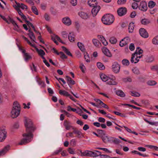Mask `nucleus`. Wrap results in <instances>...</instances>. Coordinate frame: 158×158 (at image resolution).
I'll use <instances>...</instances> for the list:
<instances>
[{
    "label": "nucleus",
    "instance_id": "46",
    "mask_svg": "<svg viewBox=\"0 0 158 158\" xmlns=\"http://www.w3.org/2000/svg\"><path fill=\"white\" fill-rule=\"evenodd\" d=\"M102 139L104 143H107L108 142V136L103 135L102 136Z\"/></svg>",
    "mask_w": 158,
    "mask_h": 158
},
{
    "label": "nucleus",
    "instance_id": "10",
    "mask_svg": "<svg viewBox=\"0 0 158 158\" xmlns=\"http://www.w3.org/2000/svg\"><path fill=\"white\" fill-rule=\"evenodd\" d=\"M117 12L118 15L120 16H122L126 14L127 10L125 7H122L119 8Z\"/></svg>",
    "mask_w": 158,
    "mask_h": 158
},
{
    "label": "nucleus",
    "instance_id": "1",
    "mask_svg": "<svg viewBox=\"0 0 158 158\" xmlns=\"http://www.w3.org/2000/svg\"><path fill=\"white\" fill-rule=\"evenodd\" d=\"M25 125L26 132L23 134V138L19 143L21 145L25 144L31 141L33 136L32 132L35 129L31 120L26 117L25 118Z\"/></svg>",
    "mask_w": 158,
    "mask_h": 158
},
{
    "label": "nucleus",
    "instance_id": "21",
    "mask_svg": "<svg viewBox=\"0 0 158 158\" xmlns=\"http://www.w3.org/2000/svg\"><path fill=\"white\" fill-rule=\"evenodd\" d=\"M75 35H74L73 32L70 33L68 35V39L71 42H73L75 40L74 37Z\"/></svg>",
    "mask_w": 158,
    "mask_h": 158
},
{
    "label": "nucleus",
    "instance_id": "43",
    "mask_svg": "<svg viewBox=\"0 0 158 158\" xmlns=\"http://www.w3.org/2000/svg\"><path fill=\"white\" fill-rule=\"evenodd\" d=\"M6 22L8 24L11 23L13 24L15 23V22L9 16L8 17Z\"/></svg>",
    "mask_w": 158,
    "mask_h": 158
},
{
    "label": "nucleus",
    "instance_id": "22",
    "mask_svg": "<svg viewBox=\"0 0 158 158\" xmlns=\"http://www.w3.org/2000/svg\"><path fill=\"white\" fill-rule=\"evenodd\" d=\"M23 56L25 61H28L29 60L32 58V57L29 55L28 53L26 52H24L23 54Z\"/></svg>",
    "mask_w": 158,
    "mask_h": 158
},
{
    "label": "nucleus",
    "instance_id": "47",
    "mask_svg": "<svg viewBox=\"0 0 158 158\" xmlns=\"http://www.w3.org/2000/svg\"><path fill=\"white\" fill-rule=\"evenodd\" d=\"M31 10L32 12L36 15H38V10L35 6H32L31 7Z\"/></svg>",
    "mask_w": 158,
    "mask_h": 158
},
{
    "label": "nucleus",
    "instance_id": "2",
    "mask_svg": "<svg viewBox=\"0 0 158 158\" xmlns=\"http://www.w3.org/2000/svg\"><path fill=\"white\" fill-rule=\"evenodd\" d=\"M20 111V106L17 102H15L13 104V106L11 112V117L14 118L17 117L19 114Z\"/></svg>",
    "mask_w": 158,
    "mask_h": 158
},
{
    "label": "nucleus",
    "instance_id": "38",
    "mask_svg": "<svg viewBox=\"0 0 158 158\" xmlns=\"http://www.w3.org/2000/svg\"><path fill=\"white\" fill-rule=\"evenodd\" d=\"M130 93V94L131 96L135 97H139L140 95V94L136 92L131 91V92Z\"/></svg>",
    "mask_w": 158,
    "mask_h": 158
},
{
    "label": "nucleus",
    "instance_id": "33",
    "mask_svg": "<svg viewBox=\"0 0 158 158\" xmlns=\"http://www.w3.org/2000/svg\"><path fill=\"white\" fill-rule=\"evenodd\" d=\"M141 22V23L144 25H146L149 24L150 22L148 19H142Z\"/></svg>",
    "mask_w": 158,
    "mask_h": 158
},
{
    "label": "nucleus",
    "instance_id": "61",
    "mask_svg": "<svg viewBox=\"0 0 158 158\" xmlns=\"http://www.w3.org/2000/svg\"><path fill=\"white\" fill-rule=\"evenodd\" d=\"M62 35L63 38H66L67 37L68 33L66 31H63L62 33Z\"/></svg>",
    "mask_w": 158,
    "mask_h": 158
},
{
    "label": "nucleus",
    "instance_id": "17",
    "mask_svg": "<svg viewBox=\"0 0 158 158\" xmlns=\"http://www.w3.org/2000/svg\"><path fill=\"white\" fill-rule=\"evenodd\" d=\"M102 51L104 54L106 56L109 57H110L112 55L110 52V51L106 47H104L102 48Z\"/></svg>",
    "mask_w": 158,
    "mask_h": 158
},
{
    "label": "nucleus",
    "instance_id": "5",
    "mask_svg": "<svg viewBox=\"0 0 158 158\" xmlns=\"http://www.w3.org/2000/svg\"><path fill=\"white\" fill-rule=\"evenodd\" d=\"M112 67V70L114 73H118L119 72L120 66L118 62H113Z\"/></svg>",
    "mask_w": 158,
    "mask_h": 158
},
{
    "label": "nucleus",
    "instance_id": "41",
    "mask_svg": "<svg viewBox=\"0 0 158 158\" xmlns=\"http://www.w3.org/2000/svg\"><path fill=\"white\" fill-rule=\"evenodd\" d=\"M148 5L150 8H152L155 6V3L153 1H150L148 2Z\"/></svg>",
    "mask_w": 158,
    "mask_h": 158
},
{
    "label": "nucleus",
    "instance_id": "3",
    "mask_svg": "<svg viewBox=\"0 0 158 158\" xmlns=\"http://www.w3.org/2000/svg\"><path fill=\"white\" fill-rule=\"evenodd\" d=\"M80 152L81 155L82 156L94 157H96L98 156L101 155V156H106V157H107V156L106 155H101V152L98 151H95L94 152L87 150L83 152H82L81 151H80Z\"/></svg>",
    "mask_w": 158,
    "mask_h": 158
},
{
    "label": "nucleus",
    "instance_id": "14",
    "mask_svg": "<svg viewBox=\"0 0 158 158\" xmlns=\"http://www.w3.org/2000/svg\"><path fill=\"white\" fill-rule=\"evenodd\" d=\"M62 22L66 26H69L71 24V21L68 17L64 18L62 19Z\"/></svg>",
    "mask_w": 158,
    "mask_h": 158
},
{
    "label": "nucleus",
    "instance_id": "37",
    "mask_svg": "<svg viewBox=\"0 0 158 158\" xmlns=\"http://www.w3.org/2000/svg\"><path fill=\"white\" fill-rule=\"evenodd\" d=\"M36 50L39 55H40L41 56H44L45 54L44 52L42 49L39 50L38 48H36Z\"/></svg>",
    "mask_w": 158,
    "mask_h": 158
},
{
    "label": "nucleus",
    "instance_id": "23",
    "mask_svg": "<svg viewBox=\"0 0 158 158\" xmlns=\"http://www.w3.org/2000/svg\"><path fill=\"white\" fill-rule=\"evenodd\" d=\"M29 34H28V35H29V36L30 39L32 40L33 41L35 42V36L34 35V34L31 31L30 29H29Z\"/></svg>",
    "mask_w": 158,
    "mask_h": 158
},
{
    "label": "nucleus",
    "instance_id": "35",
    "mask_svg": "<svg viewBox=\"0 0 158 158\" xmlns=\"http://www.w3.org/2000/svg\"><path fill=\"white\" fill-rule=\"evenodd\" d=\"M92 41L96 47H99L100 44L99 41L96 39H93Z\"/></svg>",
    "mask_w": 158,
    "mask_h": 158
},
{
    "label": "nucleus",
    "instance_id": "24",
    "mask_svg": "<svg viewBox=\"0 0 158 158\" xmlns=\"http://www.w3.org/2000/svg\"><path fill=\"white\" fill-rule=\"evenodd\" d=\"M147 84L150 86H154L156 84L157 82L154 80H151L148 81Z\"/></svg>",
    "mask_w": 158,
    "mask_h": 158
},
{
    "label": "nucleus",
    "instance_id": "20",
    "mask_svg": "<svg viewBox=\"0 0 158 158\" xmlns=\"http://www.w3.org/2000/svg\"><path fill=\"white\" fill-rule=\"evenodd\" d=\"M51 39L57 45L58 44V43L56 41V40H57L58 41L60 42L63 43L60 37L57 35H56L54 37H52Z\"/></svg>",
    "mask_w": 158,
    "mask_h": 158
},
{
    "label": "nucleus",
    "instance_id": "31",
    "mask_svg": "<svg viewBox=\"0 0 158 158\" xmlns=\"http://www.w3.org/2000/svg\"><path fill=\"white\" fill-rule=\"evenodd\" d=\"M116 94L122 97H124L125 96V94L124 92L121 90H119L116 92Z\"/></svg>",
    "mask_w": 158,
    "mask_h": 158
},
{
    "label": "nucleus",
    "instance_id": "53",
    "mask_svg": "<svg viewBox=\"0 0 158 158\" xmlns=\"http://www.w3.org/2000/svg\"><path fill=\"white\" fill-rule=\"evenodd\" d=\"M60 55V57L62 59L67 58V56L62 52H59Z\"/></svg>",
    "mask_w": 158,
    "mask_h": 158
},
{
    "label": "nucleus",
    "instance_id": "63",
    "mask_svg": "<svg viewBox=\"0 0 158 158\" xmlns=\"http://www.w3.org/2000/svg\"><path fill=\"white\" fill-rule=\"evenodd\" d=\"M51 50L52 51H53V52L54 53H56L57 55H60L59 52H58V51L54 48H51Z\"/></svg>",
    "mask_w": 158,
    "mask_h": 158
},
{
    "label": "nucleus",
    "instance_id": "62",
    "mask_svg": "<svg viewBox=\"0 0 158 158\" xmlns=\"http://www.w3.org/2000/svg\"><path fill=\"white\" fill-rule=\"evenodd\" d=\"M129 49L131 51H133L135 49V46L133 44H131L129 46Z\"/></svg>",
    "mask_w": 158,
    "mask_h": 158
},
{
    "label": "nucleus",
    "instance_id": "58",
    "mask_svg": "<svg viewBox=\"0 0 158 158\" xmlns=\"http://www.w3.org/2000/svg\"><path fill=\"white\" fill-rule=\"evenodd\" d=\"M113 142L115 144H118L120 142V140L119 139L114 138Z\"/></svg>",
    "mask_w": 158,
    "mask_h": 158
},
{
    "label": "nucleus",
    "instance_id": "15",
    "mask_svg": "<svg viewBox=\"0 0 158 158\" xmlns=\"http://www.w3.org/2000/svg\"><path fill=\"white\" fill-rule=\"evenodd\" d=\"M6 137V132L4 130L0 131V142L3 141Z\"/></svg>",
    "mask_w": 158,
    "mask_h": 158
},
{
    "label": "nucleus",
    "instance_id": "42",
    "mask_svg": "<svg viewBox=\"0 0 158 158\" xmlns=\"http://www.w3.org/2000/svg\"><path fill=\"white\" fill-rule=\"evenodd\" d=\"M122 64L125 66H128L129 64V61L126 59H124L122 61Z\"/></svg>",
    "mask_w": 158,
    "mask_h": 158
},
{
    "label": "nucleus",
    "instance_id": "50",
    "mask_svg": "<svg viewBox=\"0 0 158 158\" xmlns=\"http://www.w3.org/2000/svg\"><path fill=\"white\" fill-rule=\"evenodd\" d=\"M127 2V0H118V4L119 5H122L125 4Z\"/></svg>",
    "mask_w": 158,
    "mask_h": 158
},
{
    "label": "nucleus",
    "instance_id": "8",
    "mask_svg": "<svg viewBox=\"0 0 158 158\" xmlns=\"http://www.w3.org/2000/svg\"><path fill=\"white\" fill-rule=\"evenodd\" d=\"M115 77L113 75H111L108 78L106 81V83L110 85H116L117 83L115 81Z\"/></svg>",
    "mask_w": 158,
    "mask_h": 158
},
{
    "label": "nucleus",
    "instance_id": "30",
    "mask_svg": "<svg viewBox=\"0 0 158 158\" xmlns=\"http://www.w3.org/2000/svg\"><path fill=\"white\" fill-rule=\"evenodd\" d=\"M97 66L98 69L101 70H103L105 69V67L104 65L100 62H98L97 63Z\"/></svg>",
    "mask_w": 158,
    "mask_h": 158
},
{
    "label": "nucleus",
    "instance_id": "39",
    "mask_svg": "<svg viewBox=\"0 0 158 158\" xmlns=\"http://www.w3.org/2000/svg\"><path fill=\"white\" fill-rule=\"evenodd\" d=\"M110 41L111 44H115L117 42L116 39L114 37H111L110 39Z\"/></svg>",
    "mask_w": 158,
    "mask_h": 158
},
{
    "label": "nucleus",
    "instance_id": "25",
    "mask_svg": "<svg viewBox=\"0 0 158 158\" xmlns=\"http://www.w3.org/2000/svg\"><path fill=\"white\" fill-rule=\"evenodd\" d=\"M100 77L101 79L103 81H107L109 77H107L104 74H102L100 75Z\"/></svg>",
    "mask_w": 158,
    "mask_h": 158
},
{
    "label": "nucleus",
    "instance_id": "34",
    "mask_svg": "<svg viewBox=\"0 0 158 158\" xmlns=\"http://www.w3.org/2000/svg\"><path fill=\"white\" fill-rule=\"evenodd\" d=\"M77 46L80 50L82 52H84L85 49L84 48L83 45L81 43L78 42L77 44Z\"/></svg>",
    "mask_w": 158,
    "mask_h": 158
},
{
    "label": "nucleus",
    "instance_id": "36",
    "mask_svg": "<svg viewBox=\"0 0 158 158\" xmlns=\"http://www.w3.org/2000/svg\"><path fill=\"white\" fill-rule=\"evenodd\" d=\"M63 51L68 55L72 56V54L67 49L64 47H62Z\"/></svg>",
    "mask_w": 158,
    "mask_h": 158
},
{
    "label": "nucleus",
    "instance_id": "55",
    "mask_svg": "<svg viewBox=\"0 0 158 158\" xmlns=\"http://www.w3.org/2000/svg\"><path fill=\"white\" fill-rule=\"evenodd\" d=\"M73 133H74L73 131V132H68L66 134V136L67 137H73L74 136H73Z\"/></svg>",
    "mask_w": 158,
    "mask_h": 158
},
{
    "label": "nucleus",
    "instance_id": "59",
    "mask_svg": "<svg viewBox=\"0 0 158 158\" xmlns=\"http://www.w3.org/2000/svg\"><path fill=\"white\" fill-rule=\"evenodd\" d=\"M13 25L14 27V29L17 31H19V27L17 23H15L13 24Z\"/></svg>",
    "mask_w": 158,
    "mask_h": 158
},
{
    "label": "nucleus",
    "instance_id": "16",
    "mask_svg": "<svg viewBox=\"0 0 158 158\" xmlns=\"http://www.w3.org/2000/svg\"><path fill=\"white\" fill-rule=\"evenodd\" d=\"M10 146L9 145H7L0 150V156L4 155L10 149Z\"/></svg>",
    "mask_w": 158,
    "mask_h": 158
},
{
    "label": "nucleus",
    "instance_id": "54",
    "mask_svg": "<svg viewBox=\"0 0 158 158\" xmlns=\"http://www.w3.org/2000/svg\"><path fill=\"white\" fill-rule=\"evenodd\" d=\"M132 7L134 9H136L139 7L137 3L134 2L132 3Z\"/></svg>",
    "mask_w": 158,
    "mask_h": 158
},
{
    "label": "nucleus",
    "instance_id": "7",
    "mask_svg": "<svg viewBox=\"0 0 158 158\" xmlns=\"http://www.w3.org/2000/svg\"><path fill=\"white\" fill-rule=\"evenodd\" d=\"M130 42V39L128 37H127L122 39L120 41L119 43V46L122 47L125 45H127Z\"/></svg>",
    "mask_w": 158,
    "mask_h": 158
},
{
    "label": "nucleus",
    "instance_id": "29",
    "mask_svg": "<svg viewBox=\"0 0 158 158\" xmlns=\"http://www.w3.org/2000/svg\"><path fill=\"white\" fill-rule=\"evenodd\" d=\"M134 23L131 22L129 24L128 27L129 31V32H132L134 29Z\"/></svg>",
    "mask_w": 158,
    "mask_h": 158
},
{
    "label": "nucleus",
    "instance_id": "12",
    "mask_svg": "<svg viewBox=\"0 0 158 158\" xmlns=\"http://www.w3.org/2000/svg\"><path fill=\"white\" fill-rule=\"evenodd\" d=\"M78 14L82 19H87L89 17V15L88 13L83 11L79 12Z\"/></svg>",
    "mask_w": 158,
    "mask_h": 158
},
{
    "label": "nucleus",
    "instance_id": "9",
    "mask_svg": "<svg viewBox=\"0 0 158 158\" xmlns=\"http://www.w3.org/2000/svg\"><path fill=\"white\" fill-rule=\"evenodd\" d=\"M139 10L143 11H145L147 9V6L146 2L144 1H142L139 6Z\"/></svg>",
    "mask_w": 158,
    "mask_h": 158
},
{
    "label": "nucleus",
    "instance_id": "11",
    "mask_svg": "<svg viewBox=\"0 0 158 158\" xmlns=\"http://www.w3.org/2000/svg\"><path fill=\"white\" fill-rule=\"evenodd\" d=\"M139 33L140 35L144 38H147L148 36V33L143 28H141L139 29Z\"/></svg>",
    "mask_w": 158,
    "mask_h": 158
},
{
    "label": "nucleus",
    "instance_id": "57",
    "mask_svg": "<svg viewBox=\"0 0 158 158\" xmlns=\"http://www.w3.org/2000/svg\"><path fill=\"white\" fill-rule=\"evenodd\" d=\"M68 151L70 154H74L75 153L74 150L71 148H69L68 149Z\"/></svg>",
    "mask_w": 158,
    "mask_h": 158
},
{
    "label": "nucleus",
    "instance_id": "4",
    "mask_svg": "<svg viewBox=\"0 0 158 158\" xmlns=\"http://www.w3.org/2000/svg\"><path fill=\"white\" fill-rule=\"evenodd\" d=\"M114 20V16L110 14H106L103 15L102 18V23L106 25H110Z\"/></svg>",
    "mask_w": 158,
    "mask_h": 158
},
{
    "label": "nucleus",
    "instance_id": "51",
    "mask_svg": "<svg viewBox=\"0 0 158 158\" xmlns=\"http://www.w3.org/2000/svg\"><path fill=\"white\" fill-rule=\"evenodd\" d=\"M124 105L125 106H129L130 107H132L134 109H135L137 110H140V108L139 107H136L135 106H134L133 105H130V104H125Z\"/></svg>",
    "mask_w": 158,
    "mask_h": 158
},
{
    "label": "nucleus",
    "instance_id": "19",
    "mask_svg": "<svg viewBox=\"0 0 158 158\" xmlns=\"http://www.w3.org/2000/svg\"><path fill=\"white\" fill-rule=\"evenodd\" d=\"M88 4L90 6L93 7L97 5V2L96 0H89Z\"/></svg>",
    "mask_w": 158,
    "mask_h": 158
},
{
    "label": "nucleus",
    "instance_id": "13",
    "mask_svg": "<svg viewBox=\"0 0 158 158\" xmlns=\"http://www.w3.org/2000/svg\"><path fill=\"white\" fill-rule=\"evenodd\" d=\"M100 6L98 5L93 7V8L92 9L91 12L94 16L96 15L100 10Z\"/></svg>",
    "mask_w": 158,
    "mask_h": 158
},
{
    "label": "nucleus",
    "instance_id": "60",
    "mask_svg": "<svg viewBox=\"0 0 158 158\" xmlns=\"http://www.w3.org/2000/svg\"><path fill=\"white\" fill-rule=\"evenodd\" d=\"M61 112L64 113V114H65V115L69 117H70L71 116V114H70L69 113H68L65 110H62Z\"/></svg>",
    "mask_w": 158,
    "mask_h": 158
},
{
    "label": "nucleus",
    "instance_id": "18",
    "mask_svg": "<svg viewBox=\"0 0 158 158\" xmlns=\"http://www.w3.org/2000/svg\"><path fill=\"white\" fill-rule=\"evenodd\" d=\"M73 132L74 133L77 135L76 137L78 138H81L83 137V135L82 133L80 131L77 130L75 128H74L73 130Z\"/></svg>",
    "mask_w": 158,
    "mask_h": 158
},
{
    "label": "nucleus",
    "instance_id": "48",
    "mask_svg": "<svg viewBox=\"0 0 158 158\" xmlns=\"http://www.w3.org/2000/svg\"><path fill=\"white\" fill-rule=\"evenodd\" d=\"M146 146L151 149H154L156 151H158V147L157 146L149 145H147Z\"/></svg>",
    "mask_w": 158,
    "mask_h": 158
},
{
    "label": "nucleus",
    "instance_id": "6",
    "mask_svg": "<svg viewBox=\"0 0 158 158\" xmlns=\"http://www.w3.org/2000/svg\"><path fill=\"white\" fill-rule=\"evenodd\" d=\"M71 123L69 121L65 120L63 123V125L66 130H69L71 128L74 130L75 128L72 126Z\"/></svg>",
    "mask_w": 158,
    "mask_h": 158
},
{
    "label": "nucleus",
    "instance_id": "32",
    "mask_svg": "<svg viewBox=\"0 0 158 158\" xmlns=\"http://www.w3.org/2000/svg\"><path fill=\"white\" fill-rule=\"evenodd\" d=\"M143 50L140 49L139 47H137L136 48V50L134 54H135V55H137V54L140 55L143 52Z\"/></svg>",
    "mask_w": 158,
    "mask_h": 158
},
{
    "label": "nucleus",
    "instance_id": "64",
    "mask_svg": "<svg viewBox=\"0 0 158 158\" xmlns=\"http://www.w3.org/2000/svg\"><path fill=\"white\" fill-rule=\"evenodd\" d=\"M44 18L47 21H49L50 20V17L47 14H45L44 15Z\"/></svg>",
    "mask_w": 158,
    "mask_h": 158
},
{
    "label": "nucleus",
    "instance_id": "28",
    "mask_svg": "<svg viewBox=\"0 0 158 158\" xmlns=\"http://www.w3.org/2000/svg\"><path fill=\"white\" fill-rule=\"evenodd\" d=\"M59 93L61 95H62L67 97H69V96H70V94L68 92L65 90H60L59 91Z\"/></svg>",
    "mask_w": 158,
    "mask_h": 158
},
{
    "label": "nucleus",
    "instance_id": "40",
    "mask_svg": "<svg viewBox=\"0 0 158 158\" xmlns=\"http://www.w3.org/2000/svg\"><path fill=\"white\" fill-rule=\"evenodd\" d=\"M152 43L155 45L158 44V35L154 38L152 40Z\"/></svg>",
    "mask_w": 158,
    "mask_h": 158
},
{
    "label": "nucleus",
    "instance_id": "56",
    "mask_svg": "<svg viewBox=\"0 0 158 158\" xmlns=\"http://www.w3.org/2000/svg\"><path fill=\"white\" fill-rule=\"evenodd\" d=\"M133 72L136 74H138L139 73V69L136 68H134L132 69Z\"/></svg>",
    "mask_w": 158,
    "mask_h": 158
},
{
    "label": "nucleus",
    "instance_id": "44",
    "mask_svg": "<svg viewBox=\"0 0 158 158\" xmlns=\"http://www.w3.org/2000/svg\"><path fill=\"white\" fill-rule=\"evenodd\" d=\"M154 60V57L153 56H149L146 59L147 62H151Z\"/></svg>",
    "mask_w": 158,
    "mask_h": 158
},
{
    "label": "nucleus",
    "instance_id": "27",
    "mask_svg": "<svg viewBox=\"0 0 158 158\" xmlns=\"http://www.w3.org/2000/svg\"><path fill=\"white\" fill-rule=\"evenodd\" d=\"M132 153H133L135 154L139 155L143 157H149L148 155L142 154L141 153H140V152H139L137 151H135V150L133 151H132Z\"/></svg>",
    "mask_w": 158,
    "mask_h": 158
},
{
    "label": "nucleus",
    "instance_id": "45",
    "mask_svg": "<svg viewBox=\"0 0 158 158\" xmlns=\"http://www.w3.org/2000/svg\"><path fill=\"white\" fill-rule=\"evenodd\" d=\"M22 38L26 41L27 42V43L29 44L31 46L35 47V46L34 44H32L28 40V39L26 38L25 36L24 35L22 36Z\"/></svg>",
    "mask_w": 158,
    "mask_h": 158
},
{
    "label": "nucleus",
    "instance_id": "52",
    "mask_svg": "<svg viewBox=\"0 0 158 158\" xmlns=\"http://www.w3.org/2000/svg\"><path fill=\"white\" fill-rule=\"evenodd\" d=\"M70 2L71 4L73 6H76L77 4V0H70Z\"/></svg>",
    "mask_w": 158,
    "mask_h": 158
},
{
    "label": "nucleus",
    "instance_id": "49",
    "mask_svg": "<svg viewBox=\"0 0 158 158\" xmlns=\"http://www.w3.org/2000/svg\"><path fill=\"white\" fill-rule=\"evenodd\" d=\"M26 23L27 24V25H28V26L31 27H32V28L33 29L34 31H36L34 26L33 25V24L31 23L29 21L26 20Z\"/></svg>",
    "mask_w": 158,
    "mask_h": 158
},
{
    "label": "nucleus",
    "instance_id": "26",
    "mask_svg": "<svg viewBox=\"0 0 158 158\" xmlns=\"http://www.w3.org/2000/svg\"><path fill=\"white\" fill-rule=\"evenodd\" d=\"M16 10L19 15L21 16V18L23 19L26 20V17L22 13L21 10L19 8H17Z\"/></svg>",
    "mask_w": 158,
    "mask_h": 158
}]
</instances>
